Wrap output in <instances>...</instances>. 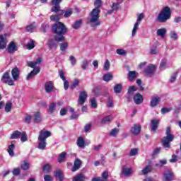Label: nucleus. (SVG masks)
Listing matches in <instances>:
<instances>
[{
	"mask_svg": "<svg viewBox=\"0 0 181 181\" xmlns=\"http://www.w3.org/2000/svg\"><path fill=\"white\" fill-rule=\"evenodd\" d=\"M51 168H52V166L50 165V164H45L42 167V170L43 172H46V173H47V172H49Z\"/></svg>",
	"mask_w": 181,
	"mask_h": 181,
	"instance_id": "51",
	"label": "nucleus"
},
{
	"mask_svg": "<svg viewBox=\"0 0 181 181\" xmlns=\"http://www.w3.org/2000/svg\"><path fill=\"white\" fill-rule=\"evenodd\" d=\"M110 61L107 59L104 64V66H103L104 70H105L106 71H108V70H110Z\"/></svg>",
	"mask_w": 181,
	"mask_h": 181,
	"instance_id": "55",
	"label": "nucleus"
},
{
	"mask_svg": "<svg viewBox=\"0 0 181 181\" xmlns=\"http://www.w3.org/2000/svg\"><path fill=\"white\" fill-rule=\"evenodd\" d=\"M156 70V66L153 64H149L144 69V74L147 77H152L155 74V71Z\"/></svg>",
	"mask_w": 181,
	"mask_h": 181,
	"instance_id": "10",
	"label": "nucleus"
},
{
	"mask_svg": "<svg viewBox=\"0 0 181 181\" xmlns=\"http://www.w3.org/2000/svg\"><path fill=\"white\" fill-rule=\"evenodd\" d=\"M151 131L153 132H156L158 127H159V122H160V119H153L151 120Z\"/></svg>",
	"mask_w": 181,
	"mask_h": 181,
	"instance_id": "17",
	"label": "nucleus"
},
{
	"mask_svg": "<svg viewBox=\"0 0 181 181\" xmlns=\"http://www.w3.org/2000/svg\"><path fill=\"white\" fill-rule=\"evenodd\" d=\"M45 90L46 93H49L53 92V90H54V86H53V82L49 81H47L45 84Z\"/></svg>",
	"mask_w": 181,
	"mask_h": 181,
	"instance_id": "16",
	"label": "nucleus"
},
{
	"mask_svg": "<svg viewBox=\"0 0 181 181\" xmlns=\"http://www.w3.org/2000/svg\"><path fill=\"white\" fill-rule=\"evenodd\" d=\"M36 28V25H35V23L30 24L26 27L27 32H33L34 29Z\"/></svg>",
	"mask_w": 181,
	"mask_h": 181,
	"instance_id": "46",
	"label": "nucleus"
},
{
	"mask_svg": "<svg viewBox=\"0 0 181 181\" xmlns=\"http://www.w3.org/2000/svg\"><path fill=\"white\" fill-rule=\"evenodd\" d=\"M111 121H112V116H106L103 119H102L101 124H107V122H111Z\"/></svg>",
	"mask_w": 181,
	"mask_h": 181,
	"instance_id": "33",
	"label": "nucleus"
},
{
	"mask_svg": "<svg viewBox=\"0 0 181 181\" xmlns=\"http://www.w3.org/2000/svg\"><path fill=\"white\" fill-rule=\"evenodd\" d=\"M166 32H168L166 28H160L156 32L157 36H160V37H165V35H166Z\"/></svg>",
	"mask_w": 181,
	"mask_h": 181,
	"instance_id": "27",
	"label": "nucleus"
},
{
	"mask_svg": "<svg viewBox=\"0 0 181 181\" xmlns=\"http://www.w3.org/2000/svg\"><path fill=\"white\" fill-rule=\"evenodd\" d=\"M6 36H9V35L6 33L4 35H0V49H6V45L8 43Z\"/></svg>",
	"mask_w": 181,
	"mask_h": 181,
	"instance_id": "12",
	"label": "nucleus"
},
{
	"mask_svg": "<svg viewBox=\"0 0 181 181\" xmlns=\"http://www.w3.org/2000/svg\"><path fill=\"white\" fill-rule=\"evenodd\" d=\"M34 47L35 42L33 41V40H30V42L27 44V49H28V50H32V49H33Z\"/></svg>",
	"mask_w": 181,
	"mask_h": 181,
	"instance_id": "49",
	"label": "nucleus"
},
{
	"mask_svg": "<svg viewBox=\"0 0 181 181\" xmlns=\"http://www.w3.org/2000/svg\"><path fill=\"white\" fill-rule=\"evenodd\" d=\"M78 84H80V81H78V79H75L73 84L71 86V90H74V88H76Z\"/></svg>",
	"mask_w": 181,
	"mask_h": 181,
	"instance_id": "58",
	"label": "nucleus"
},
{
	"mask_svg": "<svg viewBox=\"0 0 181 181\" xmlns=\"http://www.w3.org/2000/svg\"><path fill=\"white\" fill-rule=\"evenodd\" d=\"M100 9L99 8H93L90 13L88 23L91 28H97V26H100L101 23L98 19L100 18Z\"/></svg>",
	"mask_w": 181,
	"mask_h": 181,
	"instance_id": "2",
	"label": "nucleus"
},
{
	"mask_svg": "<svg viewBox=\"0 0 181 181\" xmlns=\"http://www.w3.org/2000/svg\"><path fill=\"white\" fill-rule=\"evenodd\" d=\"M21 169L23 170H28L29 169V163H28L27 162H24L22 165H21Z\"/></svg>",
	"mask_w": 181,
	"mask_h": 181,
	"instance_id": "61",
	"label": "nucleus"
},
{
	"mask_svg": "<svg viewBox=\"0 0 181 181\" xmlns=\"http://www.w3.org/2000/svg\"><path fill=\"white\" fill-rule=\"evenodd\" d=\"M88 64H90V61L87 59L83 60L81 64V69L87 70V68L88 67Z\"/></svg>",
	"mask_w": 181,
	"mask_h": 181,
	"instance_id": "30",
	"label": "nucleus"
},
{
	"mask_svg": "<svg viewBox=\"0 0 181 181\" xmlns=\"http://www.w3.org/2000/svg\"><path fill=\"white\" fill-rule=\"evenodd\" d=\"M119 132V129L114 128L110 131V136H117Z\"/></svg>",
	"mask_w": 181,
	"mask_h": 181,
	"instance_id": "40",
	"label": "nucleus"
},
{
	"mask_svg": "<svg viewBox=\"0 0 181 181\" xmlns=\"http://www.w3.org/2000/svg\"><path fill=\"white\" fill-rule=\"evenodd\" d=\"M69 62H71V64L73 66H76L77 63V59H76V57L73 55L69 57Z\"/></svg>",
	"mask_w": 181,
	"mask_h": 181,
	"instance_id": "53",
	"label": "nucleus"
},
{
	"mask_svg": "<svg viewBox=\"0 0 181 181\" xmlns=\"http://www.w3.org/2000/svg\"><path fill=\"white\" fill-rule=\"evenodd\" d=\"M20 138L22 142H26V141H28V136L26 135V132H21Z\"/></svg>",
	"mask_w": 181,
	"mask_h": 181,
	"instance_id": "43",
	"label": "nucleus"
},
{
	"mask_svg": "<svg viewBox=\"0 0 181 181\" xmlns=\"http://www.w3.org/2000/svg\"><path fill=\"white\" fill-rule=\"evenodd\" d=\"M168 64V60L166 59H163L161 61V63L160 64V70H165L166 69V66Z\"/></svg>",
	"mask_w": 181,
	"mask_h": 181,
	"instance_id": "42",
	"label": "nucleus"
},
{
	"mask_svg": "<svg viewBox=\"0 0 181 181\" xmlns=\"http://www.w3.org/2000/svg\"><path fill=\"white\" fill-rule=\"evenodd\" d=\"M144 18H145V15L144 14V13H141L139 15H137V21L136 22L134 23L132 32V36L134 37L135 36V35H136V32L139 28V25H141V22H142V19H144Z\"/></svg>",
	"mask_w": 181,
	"mask_h": 181,
	"instance_id": "7",
	"label": "nucleus"
},
{
	"mask_svg": "<svg viewBox=\"0 0 181 181\" xmlns=\"http://www.w3.org/2000/svg\"><path fill=\"white\" fill-rule=\"evenodd\" d=\"M170 127H168L165 130V136H164L161 141V144L164 148H168L170 149V142H173L175 139V136L170 134Z\"/></svg>",
	"mask_w": 181,
	"mask_h": 181,
	"instance_id": "4",
	"label": "nucleus"
},
{
	"mask_svg": "<svg viewBox=\"0 0 181 181\" xmlns=\"http://www.w3.org/2000/svg\"><path fill=\"white\" fill-rule=\"evenodd\" d=\"M116 53L120 56H125V54H127V52L122 49H117L116 50Z\"/></svg>",
	"mask_w": 181,
	"mask_h": 181,
	"instance_id": "59",
	"label": "nucleus"
},
{
	"mask_svg": "<svg viewBox=\"0 0 181 181\" xmlns=\"http://www.w3.org/2000/svg\"><path fill=\"white\" fill-rule=\"evenodd\" d=\"M172 16V12L170 11V8L169 6L163 7L161 11L159 13L157 21L160 23H165V22L169 21Z\"/></svg>",
	"mask_w": 181,
	"mask_h": 181,
	"instance_id": "3",
	"label": "nucleus"
},
{
	"mask_svg": "<svg viewBox=\"0 0 181 181\" xmlns=\"http://www.w3.org/2000/svg\"><path fill=\"white\" fill-rule=\"evenodd\" d=\"M59 77L64 81V90H67L69 88V81L66 80V77L64 76V71L61 70L59 72Z\"/></svg>",
	"mask_w": 181,
	"mask_h": 181,
	"instance_id": "18",
	"label": "nucleus"
},
{
	"mask_svg": "<svg viewBox=\"0 0 181 181\" xmlns=\"http://www.w3.org/2000/svg\"><path fill=\"white\" fill-rule=\"evenodd\" d=\"M1 80L4 84H8V86H15L13 79L11 78L9 73L8 72L4 74Z\"/></svg>",
	"mask_w": 181,
	"mask_h": 181,
	"instance_id": "9",
	"label": "nucleus"
},
{
	"mask_svg": "<svg viewBox=\"0 0 181 181\" xmlns=\"http://www.w3.org/2000/svg\"><path fill=\"white\" fill-rule=\"evenodd\" d=\"M13 149H15V145L11 144L7 149L8 153H9L10 156H13L15 153L13 152Z\"/></svg>",
	"mask_w": 181,
	"mask_h": 181,
	"instance_id": "36",
	"label": "nucleus"
},
{
	"mask_svg": "<svg viewBox=\"0 0 181 181\" xmlns=\"http://www.w3.org/2000/svg\"><path fill=\"white\" fill-rule=\"evenodd\" d=\"M112 74H107L103 76V80L104 81H110V80H112Z\"/></svg>",
	"mask_w": 181,
	"mask_h": 181,
	"instance_id": "44",
	"label": "nucleus"
},
{
	"mask_svg": "<svg viewBox=\"0 0 181 181\" xmlns=\"http://www.w3.org/2000/svg\"><path fill=\"white\" fill-rule=\"evenodd\" d=\"M176 77H177V72L174 73L170 79V83H174V81H176Z\"/></svg>",
	"mask_w": 181,
	"mask_h": 181,
	"instance_id": "63",
	"label": "nucleus"
},
{
	"mask_svg": "<svg viewBox=\"0 0 181 181\" xmlns=\"http://www.w3.org/2000/svg\"><path fill=\"white\" fill-rule=\"evenodd\" d=\"M55 177L57 180H59V181L64 180V176L63 175V173H62L60 170H57L55 172Z\"/></svg>",
	"mask_w": 181,
	"mask_h": 181,
	"instance_id": "26",
	"label": "nucleus"
},
{
	"mask_svg": "<svg viewBox=\"0 0 181 181\" xmlns=\"http://www.w3.org/2000/svg\"><path fill=\"white\" fill-rule=\"evenodd\" d=\"M135 91H136V87L130 86L128 89L129 95H134V93H135Z\"/></svg>",
	"mask_w": 181,
	"mask_h": 181,
	"instance_id": "45",
	"label": "nucleus"
},
{
	"mask_svg": "<svg viewBox=\"0 0 181 181\" xmlns=\"http://www.w3.org/2000/svg\"><path fill=\"white\" fill-rule=\"evenodd\" d=\"M60 50L62 52H66L67 50V48L69 47V42H64L59 44Z\"/></svg>",
	"mask_w": 181,
	"mask_h": 181,
	"instance_id": "31",
	"label": "nucleus"
},
{
	"mask_svg": "<svg viewBox=\"0 0 181 181\" xmlns=\"http://www.w3.org/2000/svg\"><path fill=\"white\" fill-rule=\"evenodd\" d=\"M11 76L14 81H18V80H19V76H20L19 69L16 67L13 68L11 71Z\"/></svg>",
	"mask_w": 181,
	"mask_h": 181,
	"instance_id": "20",
	"label": "nucleus"
},
{
	"mask_svg": "<svg viewBox=\"0 0 181 181\" xmlns=\"http://www.w3.org/2000/svg\"><path fill=\"white\" fill-rule=\"evenodd\" d=\"M134 101L135 104L139 105V104H142V101H144V96L140 93H137L134 97Z\"/></svg>",
	"mask_w": 181,
	"mask_h": 181,
	"instance_id": "23",
	"label": "nucleus"
},
{
	"mask_svg": "<svg viewBox=\"0 0 181 181\" xmlns=\"http://www.w3.org/2000/svg\"><path fill=\"white\" fill-rule=\"evenodd\" d=\"M86 100H87V92L86 91L81 92L79 94V98L78 100V104H79L80 105H83Z\"/></svg>",
	"mask_w": 181,
	"mask_h": 181,
	"instance_id": "13",
	"label": "nucleus"
},
{
	"mask_svg": "<svg viewBox=\"0 0 181 181\" xmlns=\"http://www.w3.org/2000/svg\"><path fill=\"white\" fill-rule=\"evenodd\" d=\"M135 155H138V148L131 149L129 156H135Z\"/></svg>",
	"mask_w": 181,
	"mask_h": 181,
	"instance_id": "56",
	"label": "nucleus"
},
{
	"mask_svg": "<svg viewBox=\"0 0 181 181\" xmlns=\"http://www.w3.org/2000/svg\"><path fill=\"white\" fill-rule=\"evenodd\" d=\"M64 40L65 37L63 35H56L54 39L50 38L49 40H48L47 45L51 50H56V49H57V42H64Z\"/></svg>",
	"mask_w": 181,
	"mask_h": 181,
	"instance_id": "6",
	"label": "nucleus"
},
{
	"mask_svg": "<svg viewBox=\"0 0 181 181\" xmlns=\"http://www.w3.org/2000/svg\"><path fill=\"white\" fill-rule=\"evenodd\" d=\"M130 132L133 135H139L141 134V124H133L130 129Z\"/></svg>",
	"mask_w": 181,
	"mask_h": 181,
	"instance_id": "15",
	"label": "nucleus"
},
{
	"mask_svg": "<svg viewBox=\"0 0 181 181\" xmlns=\"http://www.w3.org/2000/svg\"><path fill=\"white\" fill-rule=\"evenodd\" d=\"M81 168V160L76 158L74 160V166L71 168V172H76V170H78Z\"/></svg>",
	"mask_w": 181,
	"mask_h": 181,
	"instance_id": "21",
	"label": "nucleus"
},
{
	"mask_svg": "<svg viewBox=\"0 0 181 181\" xmlns=\"http://www.w3.org/2000/svg\"><path fill=\"white\" fill-rule=\"evenodd\" d=\"M52 135V134L50 133V132L46 131V130H41L40 132V134L38 136V141H45L46 139H47V138H49V136H50Z\"/></svg>",
	"mask_w": 181,
	"mask_h": 181,
	"instance_id": "11",
	"label": "nucleus"
},
{
	"mask_svg": "<svg viewBox=\"0 0 181 181\" xmlns=\"http://www.w3.org/2000/svg\"><path fill=\"white\" fill-rule=\"evenodd\" d=\"M170 37L173 39V40H177V34L175 31H170Z\"/></svg>",
	"mask_w": 181,
	"mask_h": 181,
	"instance_id": "47",
	"label": "nucleus"
},
{
	"mask_svg": "<svg viewBox=\"0 0 181 181\" xmlns=\"http://www.w3.org/2000/svg\"><path fill=\"white\" fill-rule=\"evenodd\" d=\"M119 2L117 3H113L112 5V11H118V9H119Z\"/></svg>",
	"mask_w": 181,
	"mask_h": 181,
	"instance_id": "57",
	"label": "nucleus"
},
{
	"mask_svg": "<svg viewBox=\"0 0 181 181\" xmlns=\"http://www.w3.org/2000/svg\"><path fill=\"white\" fill-rule=\"evenodd\" d=\"M62 0H52V4L55 5V6L52 7V12H55L57 15H63L64 13V11L60 10V3Z\"/></svg>",
	"mask_w": 181,
	"mask_h": 181,
	"instance_id": "8",
	"label": "nucleus"
},
{
	"mask_svg": "<svg viewBox=\"0 0 181 181\" xmlns=\"http://www.w3.org/2000/svg\"><path fill=\"white\" fill-rule=\"evenodd\" d=\"M152 170V168H151V165H147L146 168H144L141 172L143 175H146V173H149Z\"/></svg>",
	"mask_w": 181,
	"mask_h": 181,
	"instance_id": "48",
	"label": "nucleus"
},
{
	"mask_svg": "<svg viewBox=\"0 0 181 181\" xmlns=\"http://www.w3.org/2000/svg\"><path fill=\"white\" fill-rule=\"evenodd\" d=\"M168 161L165 159L160 160L158 163L156 164V166L162 168V166H163V165H166Z\"/></svg>",
	"mask_w": 181,
	"mask_h": 181,
	"instance_id": "54",
	"label": "nucleus"
},
{
	"mask_svg": "<svg viewBox=\"0 0 181 181\" xmlns=\"http://www.w3.org/2000/svg\"><path fill=\"white\" fill-rule=\"evenodd\" d=\"M7 50L9 53H15V52H17L18 45H16V42L11 41L8 45Z\"/></svg>",
	"mask_w": 181,
	"mask_h": 181,
	"instance_id": "14",
	"label": "nucleus"
},
{
	"mask_svg": "<svg viewBox=\"0 0 181 181\" xmlns=\"http://www.w3.org/2000/svg\"><path fill=\"white\" fill-rule=\"evenodd\" d=\"M72 13H73V9H69L65 12L64 16V18H69V16H71Z\"/></svg>",
	"mask_w": 181,
	"mask_h": 181,
	"instance_id": "60",
	"label": "nucleus"
},
{
	"mask_svg": "<svg viewBox=\"0 0 181 181\" xmlns=\"http://www.w3.org/2000/svg\"><path fill=\"white\" fill-rule=\"evenodd\" d=\"M34 121L35 122H42V116L40 112H35L34 114Z\"/></svg>",
	"mask_w": 181,
	"mask_h": 181,
	"instance_id": "35",
	"label": "nucleus"
},
{
	"mask_svg": "<svg viewBox=\"0 0 181 181\" xmlns=\"http://www.w3.org/2000/svg\"><path fill=\"white\" fill-rule=\"evenodd\" d=\"M90 104L93 108H97V101L95 100V98H93L90 99Z\"/></svg>",
	"mask_w": 181,
	"mask_h": 181,
	"instance_id": "64",
	"label": "nucleus"
},
{
	"mask_svg": "<svg viewBox=\"0 0 181 181\" xmlns=\"http://www.w3.org/2000/svg\"><path fill=\"white\" fill-rule=\"evenodd\" d=\"M173 173L170 170H167L163 174L164 181H172L173 180Z\"/></svg>",
	"mask_w": 181,
	"mask_h": 181,
	"instance_id": "19",
	"label": "nucleus"
},
{
	"mask_svg": "<svg viewBox=\"0 0 181 181\" xmlns=\"http://www.w3.org/2000/svg\"><path fill=\"white\" fill-rule=\"evenodd\" d=\"M53 33H56L57 36H63L67 33V28L62 22H57L52 27Z\"/></svg>",
	"mask_w": 181,
	"mask_h": 181,
	"instance_id": "5",
	"label": "nucleus"
},
{
	"mask_svg": "<svg viewBox=\"0 0 181 181\" xmlns=\"http://www.w3.org/2000/svg\"><path fill=\"white\" fill-rule=\"evenodd\" d=\"M160 103V98L159 97H155L152 98L150 101V107H152L153 108L154 107H156Z\"/></svg>",
	"mask_w": 181,
	"mask_h": 181,
	"instance_id": "24",
	"label": "nucleus"
},
{
	"mask_svg": "<svg viewBox=\"0 0 181 181\" xmlns=\"http://www.w3.org/2000/svg\"><path fill=\"white\" fill-rule=\"evenodd\" d=\"M76 144L78 146V148H81V149H84L85 145H86V141H84V138H83L82 136L78 137L76 141Z\"/></svg>",
	"mask_w": 181,
	"mask_h": 181,
	"instance_id": "25",
	"label": "nucleus"
},
{
	"mask_svg": "<svg viewBox=\"0 0 181 181\" xmlns=\"http://www.w3.org/2000/svg\"><path fill=\"white\" fill-rule=\"evenodd\" d=\"M122 90V84L118 83L114 87V91L116 93H119Z\"/></svg>",
	"mask_w": 181,
	"mask_h": 181,
	"instance_id": "34",
	"label": "nucleus"
},
{
	"mask_svg": "<svg viewBox=\"0 0 181 181\" xmlns=\"http://www.w3.org/2000/svg\"><path fill=\"white\" fill-rule=\"evenodd\" d=\"M49 112H50V114H53V112H54V111H56V103H52L49 105Z\"/></svg>",
	"mask_w": 181,
	"mask_h": 181,
	"instance_id": "39",
	"label": "nucleus"
},
{
	"mask_svg": "<svg viewBox=\"0 0 181 181\" xmlns=\"http://www.w3.org/2000/svg\"><path fill=\"white\" fill-rule=\"evenodd\" d=\"M21 135H22V132L19 131H15L11 134V139H18V138H21Z\"/></svg>",
	"mask_w": 181,
	"mask_h": 181,
	"instance_id": "29",
	"label": "nucleus"
},
{
	"mask_svg": "<svg viewBox=\"0 0 181 181\" xmlns=\"http://www.w3.org/2000/svg\"><path fill=\"white\" fill-rule=\"evenodd\" d=\"M138 75V73H136V71H129V80L130 81H132V80H134V78H136V76Z\"/></svg>",
	"mask_w": 181,
	"mask_h": 181,
	"instance_id": "32",
	"label": "nucleus"
},
{
	"mask_svg": "<svg viewBox=\"0 0 181 181\" xmlns=\"http://www.w3.org/2000/svg\"><path fill=\"white\" fill-rule=\"evenodd\" d=\"M132 174V168H128L125 165H124L122 168V175H124L126 176V177H128V176H130Z\"/></svg>",
	"mask_w": 181,
	"mask_h": 181,
	"instance_id": "22",
	"label": "nucleus"
},
{
	"mask_svg": "<svg viewBox=\"0 0 181 181\" xmlns=\"http://www.w3.org/2000/svg\"><path fill=\"white\" fill-rule=\"evenodd\" d=\"M86 177L83 175V174H79L74 177L73 181H84Z\"/></svg>",
	"mask_w": 181,
	"mask_h": 181,
	"instance_id": "38",
	"label": "nucleus"
},
{
	"mask_svg": "<svg viewBox=\"0 0 181 181\" xmlns=\"http://www.w3.org/2000/svg\"><path fill=\"white\" fill-rule=\"evenodd\" d=\"M101 0H95V3H94V5L95 6V8H98V9H100V8H101Z\"/></svg>",
	"mask_w": 181,
	"mask_h": 181,
	"instance_id": "62",
	"label": "nucleus"
},
{
	"mask_svg": "<svg viewBox=\"0 0 181 181\" xmlns=\"http://www.w3.org/2000/svg\"><path fill=\"white\" fill-rule=\"evenodd\" d=\"M179 159H181V158H178L177 156L173 155L172 158L170 159V163H176V162H177Z\"/></svg>",
	"mask_w": 181,
	"mask_h": 181,
	"instance_id": "50",
	"label": "nucleus"
},
{
	"mask_svg": "<svg viewBox=\"0 0 181 181\" xmlns=\"http://www.w3.org/2000/svg\"><path fill=\"white\" fill-rule=\"evenodd\" d=\"M83 23V21L81 20H78L76 21L73 25H72V28L74 29H78V28H80V26H81V23Z\"/></svg>",
	"mask_w": 181,
	"mask_h": 181,
	"instance_id": "41",
	"label": "nucleus"
},
{
	"mask_svg": "<svg viewBox=\"0 0 181 181\" xmlns=\"http://www.w3.org/2000/svg\"><path fill=\"white\" fill-rule=\"evenodd\" d=\"M66 155H67V153L64 152L60 153L58 158V162L59 163H62V162H64V159H66Z\"/></svg>",
	"mask_w": 181,
	"mask_h": 181,
	"instance_id": "37",
	"label": "nucleus"
},
{
	"mask_svg": "<svg viewBox=\"0 0 181 181\" xmlns=\"http://www.w3.org/2000/svg\"><path fill=\"white\" fill-rule=\"evenodd\" d=\"M40 63H42V58H38L35 62H27L28 66L31 67V69H33V70L27 76V80H30V78H33L35 76H37V74H39V73H40V67L36 66H37V64H40Z\"/></svg>",
	"mask_w": 181,
	"mask_h": 181,
	"instance_id": "1",
	"label": "nucleus"
},
{
	"mask_svg": "<svg viewBox=\"0 0 181 181\" xmlns=\"http://www.w3.org/2000/svg\"><path fill=\"white\" fill-rule=\"evenodd\" d=\"M11 110H12V103H6L5 106L6 112H11Z\"/></svg>",
	"mask_w": 181,
	"mask_h": 181,
	"instance_id": "52",
	"label": "nucleus"
},
{
	"mask_svg": "<svg viewBox=\"0 0 181 181\" xmlns=\"http://www.w3.org/2000/svg\"><path fill=\"white\" fill-rule=\"evenodd\" d=\"M46 145H47V143H46V141L39 140L37 148L38 149H41L42 151H43L45 148H46Z\"/></svg>",
	"mask_w": 181,
	"mask_h": 181,
	"instance_id": "28",
	"label": "nucleus"
}]
</instances>
